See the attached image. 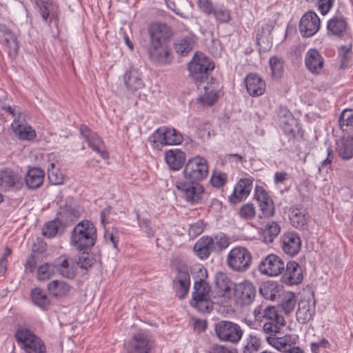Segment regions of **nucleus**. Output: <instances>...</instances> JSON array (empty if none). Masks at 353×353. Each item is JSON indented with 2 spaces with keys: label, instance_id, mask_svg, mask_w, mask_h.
Instances as JSON below:
<instances>
[{
  "label": "nucleus",
  "instance_id": "obj_1",
  "mask_svg": "<svg viewBox=\"0 0 353 353\" xmlns=\"http://www.w3.org/2000/svg\"><path fill=\"white\" fill-rule=\"evenodd\" d=\"M97 229L88 220L78 223L73 229L70 237L71 245L79 251H88L95 243Z\"/></svg>",
  "mask_w": 353,
  "mask_h": 353
},
{
  "label": "nucleus",
  "instance_id": "obj_2",
  "mask_svg": "<svg viewBox=\"0 0 353 353\" xmlns=\"http://www.w3.org/2000/svg\"><path fill=\"white\" fill-rule=\"evenodd\" d=\"M212 298H215L210 293V286L205 281L200 279L194 283V291L190 305L202 312H210L212 310Z\"/></svg>",
  "mask_w": 353,
  "mask_h": 353
},
{
  "label": "nucleus",
  "instance_id": "obj_3",
  "mask_svg": "<svg viewBox=\"0 0 353 353\" xmlns=\"http://www.w3.org/2000/svg\"><path fill=\"white\" fill-rule=\"evenodd\" d=\"M183 140V136L179 131L167 126L157 128L149 138L152 148L158 150L165 145H179Z\"/></svg>",
  "mask_w": 353,
  "mask_h": 353
},
{
  "label": "nucleus",
  "instance_id": "obj_4",
  "mask_svg": "<svg viewBox=\"0 0 353 353\" xmlns=\"http://www.w3.org/2000/svg\"><path fill=\"white\" fill-rule=\"evenodd\" d=\"M214 63L203 53L196 52L189 63L188 70L191 77L197 83H204L214 70Z\"/></svg>",
  "mask_w": 353,
  "mask_h": 353
},
{
  "label": "nucleus",
  "instance_id": "obj_5",
  "mask_svg": "<svg viewBox=\"0 0 353 353\" xmlns=\"http://www.w3.org/2000/svg\"><path fill=\"white\" fill-rule=\"evenodd\" d=\"M252 256L245 247L237 246L232 248L227 255L226 263L233 271L245 272L251 266Z\"/></svg>",
  "mask_w": 353,
  "mask_h": 353
},
{
  "label": "nucleus",
  "instance_id": "obj_6",
  "mask_svg": "<svg viewBox=\"0 0 353 353\" xmlns=\"http://www.w3.org/2000/svg\"><path fill=\"white\" fill-rule=\"evenodd\" d=\"M208 170L207 160L196 156L188 159L183 172L185 179L200 183L207 177Z\"/></svg>",
  "mask_w": 353,
  "mask_h": 353
},
{
  "label": "nucleus",
  "instance_id": "obj_7",
  "mask_svg": "<svg viewBox=\"0 0 353 353\" xmlns=\"http://www.w3.org/2000/svg\"><path fill=\"white\" fill-rule=\"evenodd\" d=\"M214 332L220 341L238 343L243 336L240 325L229 321H220L214 325Z\"/></svg>",
  "mask_w": 353,
  "mask_h": 353
},
{
  "label": "nucleus",
  "instance_id": "obj_8",
  "mask_svg": "<svg viewBox=\"0 0 353 353\" xmlns=\"http://www.w3.org/2000/svg\"><path fill=\"white\" fill-rule=\"evenodd\" d=\"M176 188L182 198L191 205L198 203L202 199L204 188L199 182L180 180L176 182Z\"/></svg>",
  "mask_w": 353,
  "mask_h": 353
},
{
  "label": "nucleus",
  "instance_id": "obj_9",
  "mask_svg": "<svg viewBox=\"0 0 353 353\" xmlns=\"http://www.w3.org/2000/svg\"><path fill=\"white\" fill-rule=\"evenodd\" d=\"M172 50L168 42H150L148 54L150 59L156 63L164 65L170 63Z\"/></svg>",
  "mask_w": 353,
  "mask_h": 353
},
{
  "label": "nucleus",
  "instance_id": "obj_10",
  "mask_svg": "<svg viewBox=\"0 0 353 353\" xmlns=\"http://www.w3.org/2000/svg\"><path fill=\"white\" fill-rule=\"evenodd\" d=\"M233 290L234 296L236 301L242 305L251 304L256 294V288L254 284L247 280L234 284Z\"/></svg>",
  "mask_w": 353,
  "mask_h": 353
},
{
  "label": "nucleus",
  "instance_id": "obj_11",
  "mask_svg": "<svg viewBox=\"0 0 353 353\" xmlns=\"http://www.w3.org/2000/svg\"><path fill=\"white\" fill-rule=\"evenodd\" d=\"M283 261L276 254H269L259 263V269L261 274L268 276H277L285 270Z\"/></svg>",
  "mask_w": 353,
  "mask_h": 353
},
{
  "label": "nucleus",
  "instance_id": "obj_12",
  "mask_svg": "<svg viewBox=\"0 0 353 353\" xmlns=\"http://www.w3.org/2000/svg\"><path fill=\"white\" fill-rule=\"evenodd\" d=\"M172 283L178 297L181 299H184L187 296L190 286V276L188 268L186 265H180L177 268V274Z\"/></svg>",
  "mask_w": 353,
  "mask_h": 353
},
{
  "label": "nucleus",
  "instance_id": "obj_13",
  "mask_svg": "<svg viewBox=\"0 0 353 353\" xmlns=\"http://www.w3.org/2000/svg\"><path fill=\"white\" fill-rule=\"evenodd\" d=\"M301 243L299 235L293 231L283 233L280 239L282 250L290 256H294L298 254L301 248Z\"/></svg>",
  "mask_w": 353,
  "mask_h": 353
},
{
  "label": "nucleus",
  "instance_id": "obj_14",
  "mask_svg": "<svg viewBox=\"0 0 353 353\" xmlns=\"http://www.w3.org/2000/svg\"><path fill=\"white\" fill-rule=\"evenodd\" d=\"M320 19L313 11L306 12L299 22V31L305 37H310L315 34L320 28Z\"/></svg>",
  "mask_w": 353,
  "mask_h": 353
},
{
  "label": "nucleus",
  "instance_id": "obj_15",
  "mask_svg": "<svg viewBox=\"0 0 353 353\" xmlns=\"http://www.w3.org/2000/svg\"><path fill=\"white\" fill-rule=\"evenodd\" d=\"M254 197L259 203L262 215L259 218H270L275 214L274 204L265 190L259 185L255 187Z\"/></svg>",
  "mask_w": 353,
  "mask_h": 353
},
{
  "label": "nucleus",
  "instance_id": "obj_16",
  "mask_svg": "<svg viewBox=\"0 0 353 353\" xmlns=\"http://www.w3.org/2000/svg\"><path fill=\"white\" fill-rule=\"evenodd\" d=\"M252 178L241 179L234 186L233 192L229 196V202L232 204H236L245 200L252 189Z\"/></svg>",
  "mask_w": 353,
  "mask_h": 353
},
{
  "label": "nucleus",
  "instance_id": "obj_17",
  "mask_svg": "<svg viewBox=\"0 0 353 353\" xmlns=\"http://www.w3.org/2000/svg\"><path fill=\"white\" fill-rule=\"evenodd\" d=\"M305 65L307 70L313 74L322 73L324 67V58L315 48L309 49L305 55Z\"/></svg>",
  "mask_w": 353,
  "mask_h": 353
},
{
  "label": "nucleus",
  "instance_id": "obj_18",
  "mask_svg": "<svg viewBox=\"0 0 353 353\" xmlns=\"http://www.w3.org/2000/svg\"><path fill=\"white\" fill-rule=\"evenodd\" d=\"M150 42H168L172 35V28L164 23H153L148 27Z\"/></svg>",
  "mask_w": 353,
  "mask_h": 353
},
{
  "label": "nucleus",
  "instance_id": "obj_19",
  "mask_svg": "<svg viewBox=\"0 0 353 353\" xmlns=\"http://www.w3.org/2000/svg\"><path fill=\"white\" fill-rule=\"evenodd\" d=\"M22 178L12 170H0V186L5 190H18L23 186Z\"/></svg>",
  "mask_w": 353,
  "mask_h": 353
},
{
  "label": "nucleus",
  "instance_id": "obj_20",
  "mask_svg": "<svg viewBox=\"0 0 353 353\" xmlns=\"http://www.w3.org/2000/svg\"><path fill=\"white\" fill-rule=\"evenodd\" d=\"M245 83L248 94L252 97H260L265 92V81L256 73H249L245 79Z\"/></svg>",
  "mask_w": 353,
  "mask_h": 353
},
{
  "label": "nucleus",
  "instance_id": "obj_21",
  "mask_svg": "<svg viewBox=\"0 0 353 353\" xmlns=\"http://www.w3.org/2000/svg\"><path fill=\"white\" fill-rule=\"evenodd\" d=\"M80 131L81 135L88 142L89 147L100 154L103 158L107 159L108 157V152L105 150L102 140L95 133L91 132L85 125H82Z\"/></svg>",
  "mask_w": 353,
  "mask_h": 353
},
{
  "label": "nucleus",
  "instance_id": "obj_22",
  "mask_svg": "<svg viewBox=\"0 0 353 353\" xmlns=\"http://www.w3.org/2000/svg\"><path fill=\"white\" fill-rule=\"evenodd\" d=\"M11 127L14 134L20 139L30 141L36 137L34 130L27 123L26 117L19 120L13 121Z\"/></svg>",
  "mask_w": 353,
  "mask_h": 353
},
{
  "label": "nucleus",
  "instance_id": "obj_23",
  "mask_svg": "<svg viewBox=\"0 0 353 353\" xmlns=\"http://www.w3.org/2000/svg\"><path fill=\"white\" fill-rule=\"evenodd\" d=\"M285 268V270L282 276L283 283L289 285H292L301 282L303 279L302 270L298 263L290 261Z\"/></svg>",
  "mask_w": 353,
  "mask_h": 353
},
{
  "label": "nucleus",
  "instance_id": "obj_24",
  "mask_svg": "<svg viewBox=\"0 0 353 353\" xmlns=\"http://www.w3.org/2000/svg\"><path fill=\"white\" fill-rule=\"evenodd\" d=\"M0 43L7 48L9 53H17L19 43L17 36L5 24L1 23H0Z\"/></svg>",
  "mask_w": 353,
  "mask_h": 353
},
{
  "label": "nucleus",
  "instance_id": "obj_25",
  "mask_svg": "<svg viewBox=\"0 0 353 353\" xmlns=\"http://www.w3.org/2000/svg\"><path fill=\"white\" fill-rule=\"evenodd\" d=\"M152 342L143 333H138L132 337L128 353H149Z\"/></svg>",
  "mask_w": 353,
  "mask_h": 353
},
{
  "label": "nucleus",
  "instance_id": "obj_26",
  "mask_svg": "<svg viewBox=\"0 0 353 353\" xmlns=\"http://www.w3.org/2000/svg\"><path fill=\"white\" fill-rule=\"evenodd\" d=\"M281 232V226L274 221H268L259 229V234L263 242L270 244Z\"/></svg>",
  "mask_w": 353,
  "mask_h": 353
},
{
  "label": "nucleus",
  "instance_id": "obj_27",
  "mask_svg": "<svg viewBox=\"0 0 353 353\" xmlns=\"http://www.w3.org/2000/svg\"><path fill=\"white\" fill-rule=\"evenodd\" d=\"M193 250L201 259H206L212 252L214 251V241L212 237L204 236L194 244Z\"/></svg>",
  "mask_w": 353,
  "mask_h": 353
},
{
  "label": "nucleus",
  "instance_id": "obj_28",
  "mask_svg": "<svg viewBox=\"0 0 353 353\" xmlns=\"http://www.w3.org/2000/svg\"><path fill=\"white\" fill-rule=\"evenodd\" d=\"M315 314V302L310 300H301L296 311L299 323L305 324L312 319Z\"/></svg>",
  "mask_w": 353,
  "mask_h": 353
},
{
  "label": "nucleus",
  "instance_id": "obj_29",
  "mask_svg": "<svg viewBox=\"0 0 353 353\" xmlns=\"http://www.w3.org/2000/svg\"><path fill=\"white\" fill-rule=\"evenodd\" d=\"M185 159V153L179 149L169 150L165 154V162L173 170H179L184 165Z\"/></svg>",
  "mask_w": 353,
  "mask_h": 353
},
{
  "label": "nucleus",
  "instance_id": "obj_30",
  "mask_svg": "<svg viewBox=\"0 0 353 353\" xmlns=\"http://www.w3.org/2000/svg\"><path fill=\"white\" fill-rule=\"evenodd\" d=\"M123 81L128 90L134 92L144 87L141 74L134 68L126 70L123 75Z\"/></svg>",
  "mask_w": 353,
  "mask_h": 353
},
{
  "label": "nucleus",
  "instance_id": "obj_31",
  "mask_svg": "<svg viewBox=\"0 0 353 353\" xmlns=\"http://www.w3.org/2000/svg\"><path fill=\"white\" fill-rule=\"evenodd\" d=\"M49 164L48 165V176L50 182L54 185H60L63 183L64 175L57 166V156L54 153L48 155Z\"/></svg>",
  "mask_w": 353,
  "mask_h": 353
},
{
  "label": "nucleus",
  "instance_id": "obj_32",
  "mask_svg": "<svg viewBox=\"0 0 353 353\" xmlns=\"http://www.w3.org/2000/svg\"><path fill=\"white\" fill-rule=\"evenodd\" d=\"M47 289L51 296L55 298H63L69 295L71 286L65 281L54 280L48 283Z\"/></svg>",
  "mask_w": 353,
  "mask_h": 353
},
{
  "label": "nucleus",
  "instance_id": "obj_33",
  "mask_svg": "<svg viewBox=\"0 0 353 353\" xmlns=\"http://www.w3.org/2000/svg\"><path fill=\"white\" fill-rule=\"evenodd\" d=\"M336 152L340 158L349 160L353 157V137H343L336 143Z\"/></svg>",
  "mask_w": 353,
  "mask_h": 353
},
{
  "label": "nucleus",
  "instance_id": "obj_34",
  "mask_svg": "<svg viewBox=\"0 0 353 353\" xmlns=\"http://www.w3.org/2000/svg\"><path fill=\"white\" fill-rule=\"evenodd\" d=\"M215 285L218 290V296H225L230 294L233 283L225 273L220 272L216 274Z\"/></svg>",
  "mask_w": 353,
  "mask_h": 353
},
{
  "label": "nucleus",
  "instance_id": "obj_35",
  "mask_svg": "<svg viewBox=\"0 0 353 353\" xmlns=\"http://www.w3.org/2000/svg\"><path fill=\"white\" fill-rule=\"evenodd\" d=\"M265 340L269 345L274 347L279 351H287L290 348H292V345L294 344L291 336L285 335L281 336L277 335L275 336H265Z\"/></svg>",
  "mask_w": 353,
  "mask_h": 353
},
{
  "label": "nucleus",
  "instance_id": "obj_36",
  "mask_svg": "<svg viewBox=\"0 0 353 353\" xmlns=\"http://www.w3.org/2000/svg\"><path fill=\"white\" fill-rule=\"evenodd\" d=\"M282 287L276 282L268 281L261 286L260 293L267 300L275 301L280 297Z\"/></svg>",
  "mask_w": 353,
  "mask_h": 353
},
{
  "label": "nucleus",
  "instance_id": "obj_37",
  "mask_svg": "<svg viewBox=\"0 0 353 353\" xmlns=\"http://www.w3.org/2000/svg\"><path fill=\"white\" fill-rule=\"evenodd\" d=\"M44 179V172L39 168H30L26 175V185L29 188H37L43 184Z\"/></svg>",
  "mask_w": 353,
  "mask_h": 353
},
{
  "label": "nucleus",
  "instance_id": "obj_38",
  "mask_svg": "<svg viewBox=\"0 0 353 353\" xmlns=\"http://www.w3.org/2000/svg\"><path fill=\"white\" fill-rule=\"evenodd\" d=\"M347 24L341 16H334L327 22V34L341 37L346 30Z\"/></svg>",
  "mask_w": 353,
  "mask_h": 353
},
{
  "label": "nucleus",
  "instance_id": "obj_39",
  "mask_svg": "<svg viewBox=\"0 0 353 353\" xmlns=\"http://www.w3.org/2000/svg\"><path fill=\"white\" fill-rule=\"evenodd\" d=\"M261 347V339L256 334L250 333L243 339L242 353H256Z\"/></svg>",
  "mask_w": 353,
  "mask_h": 353
},
{
  "label": "nucleus",
  "instance_id": "obj_40",
  "mask_svg": "<svg viewBox=\"0 0 353 353\" xmlns=\"http://www.w3.org/2000/svg\"><path fill=\"white\" fill-rule=\"evenodd\" d=\"M307 216L305 211L296 207L290 208V221L296 229H304L307 223Z\"/></svg>",
  "mask_w": 353,
  "mask_h": 353
},
{
  "label": "nucleus",
  "instance_id": "obj_41",
  "mask_svg": "<svg viewBox=\"0 0 353 353\" xmlns=\"http://www.w3.org/2000/svg\"><path fill=\"white\" fill-rule=\"evenodd\" d=\"M285 325L284 318H279L274 321H265L263 325V331L266 336H275L281 335V330Z\"/></svg>",
  "mask_w": 353,
  "mask_h": 353
},
{
  "label": "nucleus",
  "instance_id": "obj_42",
  "mask_svg": "<svg viewBox=\"0 0 353 353\" xmlns=\"http://www.w3.org/2000/svg\"><path fill=\"white\" fill-rule=\"evenodd\" d=\"M55 265L56 271H58L61 276L68 279H72L74 277L76 274L75 268L72 261H69L65 258H61L60 263Z\"/></svg>",
  "mask_w": 353,
  "mask_h": 353
},
{
  "label": "nucleus",
  "instance_id": "obj_43",
  "mask_svg": "<svg viewBox=\"0 0 353 353\" xmlns=\"http://www.w3.org/2000/svg\"><path fill=\"white\" fill-rule=\"evenodd\" d=\"M203 89L204 92L199 95L198 100L203 105H212L218 99L217 92L209 86H204Z\"/></svg>",
  "mask_w": 353,
  "mask_h": 353
},
{
  "label": "nucleus",
  "instance_id": "obj_44",
  "mask_svg": "<svg viewBox=\"0 0 353 353\" xmlns=\"http://www.w3.org/2000/svg\"><path fill=\"white\" fill-rule=\"evenodd\" d=\"M56 272V265L46 263L39 265L37 270V278L39 281H46L52 277Z\"/></svg>",
  "mask_w": 353,
  "mask_h": 353
},
{
  "label": "nucleus",
  "instance_id": "obj_45",
  "mask_svg": "<svg viewBox=\"0 0 353 353\" xmlns=\"http://www.w3.org/2000/svg\"><path fill=\"white\" fill-rule=\"evenodd\" d=\"M193 44V40L190 37H183L176 41L174 49L177 53L185 56L192 50Z\"/></svg>",
  "mask_w": 353,
  "mask_h": 353
},
{
  "label": "nucleus",
  "instance_id": "obj_46",
  "mask_svg": "<svg viewBox=\"0 0 353 353\" xmlns=\"http://www.w3.org/2000/svg\"><path fill=\"white\" fill-rule=\"evenodd\" d=\"M36 7L43 21H47L52 12L54 4L50 0H36Z\"/></svg>",
  "mask_w": 353,
  "mask_h": 353
},
{
  "label": "nucleus",
  "instance_id": "obj_47",
  "mask_svg": "<svg viewBox=\"0 0 353 353\" xmlns=\"http://www.w3.org/2000/svg\"><path fill=\"white\" fill-rule=\"evenodd\" d=\"M32 299L35 305L43 309L47 308L50 303L46 294L40 288L32 290Z\"/></svg>",
  "mask_w": 353,
  "mask_h": 353
},
{
  "label": "nucleus",
  "instance_id": "obj_48",
  "mask_svg": "<svg viewBox=\"0 0 353 353\" xmlns=\"http://www.w3.org/2000/svg\"><path fill=\"white\" fill-rule=\"evenodd\" d=\"M296 304L295 294L288 292L283 296L281 307L285 314H290L294 311Z\"/></svg>",
  "mask_w": 353,
  "mask_h": 353
},
{
  "label": "nucleus",
  "instance_id": "obj_49",
  "mask_svg": "<svg viewBox=\"0 0 353 353\" xmlns=\"http://www.w3.org/2000/svg\"><path fill=\"white\" fill-rule=\"evenodd\" d=\"M37 337L31 330L26 327L19 328L15 333L17 341L23 347L25 344L32 342V339Z\"/></svg>",
  "mask_w": 353,
  "mask_h": 353
},
{
  "label": "nucleus",
  "instance_id": "obj_50",
  "mask_svg": "<svg viewBox=\"0 0 353 353\" xmlns=\"http://www.w3.org/2000/svg\"><path fill=\"white\" fill-rule=\"evenodd\" d=\"M23 353H45L46 348L42 341L37 336L32 339V342L25 344L22 347Z\"/></svg>",
  "mask_w": 353,
  "mask_h": 353
},
{
  "label": "nucleus",
  "instance_id": "obj_51",
  "mask_svg": "<svg viewBox=\"0 0 353 353\" xmlns=\"http://www.w3.org/2000/svg\"><path fill=\"white\" fill-rule=\"evenodd\" d=\"M339 125L343 130L353 128V110H343L339 117Z\"/></svg>",
  "mask_w": 353,
  "mask_h": 353
},
{
  "label": "nucleus",
  "instance_id": "obj_52",
  "mask_svg": "<svg viewBox=\"0 0 353 353\" xmlns=\"http://www.w3.org/2000/svg\"><path fill=\"white\" fill-rule=\"evenodd\" d=\"M2 110L13 118V121L21 119L26 117L25 111L22 108L16 105L4 104L1 107Z\"/></svg>",
  "mask_w": 353,
  "mask_h": 353
},
{
  "label": "nucleus",
  "instance_id": "obj_53",
  "mask_svg": "<svg viewBox=\"0 0 353 353\" xmlns=\"http://www.w3.org/2000/svg\"><path fill=\"white\" fill-rule=\"evenodd\" d=\"M269 64L272 75L275 77H281L283 71V60L281 58L274 56L270 59Z\"/></svg>",
  "mask_w": 353,
  "mask_h": 353
},
{
  "label": "nucleus",
  "instance_id": "obj_54",
  "mask_svg": "<svg viewBox=\"0 0 353 353\" xmlns=\"http://www.w3.org/2000/svg\"><path fill=\"white\" fill-rule=\"evenodd\" d=\"M212 14L220 23H228L231 19L230 10L223 6L215 7Z\"/></svg>",
  "mask_w": 353,
  "mask_h": 353
},
{
  "label": "nucleus",
  "instance_id": "obj_55",
  "mask_svg": "<svg viewBox=\"0 0 353 353\" xmlns=\"http://www.w3.org/2000/svg\"><path fill=\"white\" fill-rule=\"evenodd\" d=\"M214 251L220 252L225 250L230 244L229 238L223 233H219L213 238Z\"/></svg>",
  "mask_w": 353,
  "mask_h": 353
},
{
  "label": "nucleus",
  "instance_id": "obj_56",
  "mask_svg": "<svg viewBox=\"0 0 353 353\" xmlns=\"http://www.w3.org/2000/svg\"><path fill=\"white\" fill-rule=\"evenodd\" d=\"M59 222L54 220L47 223L43 228L42 234L48 238L54 237L59 230Z\"/></svg>",
  "mask_w": 353,
  "mask_h": 353
},
{
  "label": "nucleus",
  "instance_id": "obj_57",
  "mask_svg": "<svg viewBox=\"0 0 353 353\" xmlns=\"http://www.w3.org/2000/svg\"><path fill=\"white\" fill-rule=\"evenodd\" d=\"M227 181V174L221 171L214 172L210 179L212 186L217 188L223 187L226 183Z\"/></svg>",
  "mask_w": 353,
  "mask_h": 353
},
{
  "label": "nucleus",
  "instance_id": "obj_58",
  "mask_svg": "<svg viewBox=\"0 0 353 353\" xmlns=\"http://www.w3.org/2000/svg\"><path fill=\"white\" fill-rule=\"evenodd\" d=\"M77 263L81 269L88 270L92 265L93 259L88 251H85L79 256Z\"/></svg>",
  "mask_w": 353,
  "mask_h": 353
},
{
  "label": "nucleus",
  "instance_id": "obj_59",
  "mask_svg": "<svg viewBox=\"0 0 353 353\" xmlns=\"http://www.w3.org/2000/svg\"><path fill=\"white\" fill-rule=\"evenodd\" d=\"M279 318L284 317L278 313V311L274 306L265 307V312H263V321H277Z\"/></svg>",
  "mask_w": 353,
  "mask_h": 353
},
{
  "label": "nucleus",
  "instance_id": "obj_60",
  "mask_svg": "<svg viewBox=\"0 0 353 353\" xmlns=\"http://www.w3.org/2000/svg\"><path fill=\"white\" fill-rule=\"evenodd\" d=\"M240 216L245 219H252L256 215L255 208L252 203H246L242 205L239 210Z\"/></svg>",
  "mask_w": 353,
  "mask_h": 353
},
{
  "label": "nucleus",
  "instance_id": "obj_61",
  "mask_svg": "<svg viewBox=\"0 0 353 353\" xmlns=\"http://www.w3.org/2000/svg\"><path fill=\"white\" fill-rule=\"evenodd\" d=\"M256 44L259 47V50L263 52L268 51L272 47V43L269 41L268 37H263L260 32L258 31L256 35Z\"/></svg>",
  "mask_w": 353,
  "mask_h": 353
},
{
  "label": "nucleus",
  "instance_id": "obj_62",
  "mask_svg": "<svg viewBox=\"0 0 353 353\" xmlns=\"http://www.w3.org/2000/svg\"><path fill=\"white\" fill-rule=\"evenodd\" d=\"M334 159V154L333 150L331 148H327V157L325 159L322 161L321 163V165L319 168V172H322L325 170L327 172V169L330 168L332 166V163Z\"/></svg>",
  "mask_w": 353,
  "mask_h": 353
},
{
  "label": "nucleus",
  "instance_id": "obj_63",
  "mask_svg": "<svg viewBox=\"0 0 353 353\" xmlns=\"http://www.w3.org/2000/svg\"><path fill=\"white\" fill-rule=\"evenodd\" d=\"M139 225L140 228L144 230L148 237L154 236V232L150 225V221L148 219L141 218L139 214L137 215Z\"/></svg>",
  "mask_w": 353,
  "mask_h": 353
},
{
  "label": "nucleus",
  "instance_id": "obj_64",
  "mask_svg": "<svg viewBox=\"0 0 353 353\" xmlns=\"http://www.w3.org/2000/svg\"><path fill=\"white\" fill-rule=\"evenodd\" d=\"M330 347V342L325 338H322L318 342H312L311 343V350L312 353H320L321 348H329Z\"/></svg>",
  "mask_w": 353,
  "mask_h": 353
}]
</instances>
